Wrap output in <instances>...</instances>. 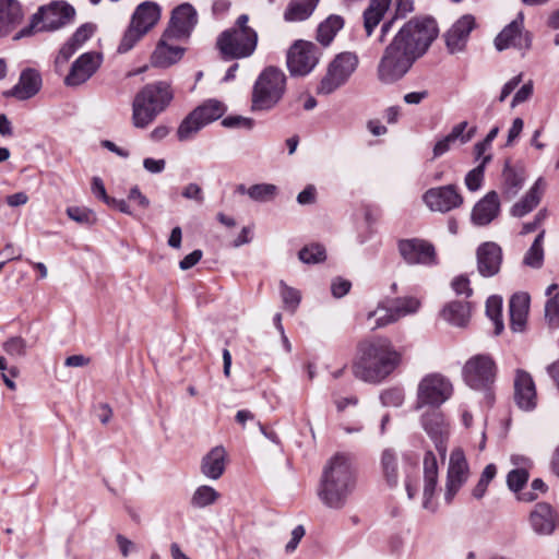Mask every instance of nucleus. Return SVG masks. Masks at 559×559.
Wrapping results in <instances>:
<instances>
[{
	"label": "nucleus",
	"mask_w": 559,
	"mask_h": 559,
	"mask_svg": "<svg viewBox=\"0 0 559 559\" xmlns=\"http://www.w3.org/2000/svg\"><path fill=\"white\" fill-rule=\"evenodd\" d=\"M438 36L433 19H412L405 22L385 46L377 66V79L384 85L401 81L421 58Z\"/></svg>",
	"instance_id": "1"
},
{
	"label": "nucleus",
	"mask_w": 559,
	"mask_h": 559,
	"mask_svg": "<svg viewBox=\"0 0 559 559\" xmlns=\"http://www.w3.org/2000/svg\"><path fill=\"white\" fill-rule=\"evenodd\" d=\"M401 361V353L389 338L376 337L359 344L353 373L361 381L376 384L389 377Z\"/></svg>",
	"instance_id": "2"
},
{
	"label": "nucleus",
	"mask_w": 559,
	"mask_h": 559,
	"mask_svg": "<svg viewBox=\"0 0 559 559\" xmlns=\"http://www.w3.org/2000/svg\"><path fill=\"white\" fill-rule=\"evenodd\" d=\"M356 487V474L350 459L335 454L323 469L318 489L322 503L334 510L343 509Z\"/></svg>",
	"instance_id": "3"
},
{
	"label": "nucleus",
	"mask_w": 559,
	"mask_h": 559,
	"mask_svg": "<svg viewBox=\"0 0 559 559\" xmlns=\"http://www.w3.org/2000/svg\"><path fill=\"white\" fill-rule=\"evenodd\" d=\"M249 15L240 14L230 28L222 32L216 39L223 60L245 59L251 57L258 46V33L249 26Z\"/></svg>",
	"instance_id": "4"
},
{
	"label": "nucleus",
	"mask_w": 559,
	"mask_h": 559,
	"mask_svg": "<svg viewBox=\"0 0 559 559\" xmlns=\"http://www.w3.org/2000/svg\"><path fill=\"white\" fill-rule=\"evenodd\" d=\"M170 84L157 81L146 84L134 97L132 122L135 128H146L173 100Z\"/></svg>",
	"instance_id": "5"
},
{
	"label": "nucleus",
	"mask_w": 559,
	"mask_h": 559,
	"mask_svg": "<svg viewBox=\"0 0 559 559\" xmlns=\"http://www.w3.org/2000/svg\"><path fill=\"white\" fill-rule=\"evenodd\" d=\"M286 91L285 73L274 67H266L257 78L251 94L252 111H270L282 100Z\"/></svg>",
	"instance_id": "6"
},
{
	"label": "nucleus",
	"mask_w": 559,
	"mask_h": 559,
	"mask_svg": "<svg viewBox=\"0 0 559 559\" xmlns=\"http://www.w3.org/2000/svg\"><path fill=\"white\" fill-rule=\"evenodd\" d=\"M74 16V9L64 1H53L43 5L31 17L29 24L14 35V39L32 36L39 32L56 31Z\"/></svg>",
	"instance_id": "7"
},
{
	"label": "nucleus",
	"mask_w": 559,
	"mask_h": 559,
	"mask_svg": "<svg viewBox=\"0 0 559 559\" xmlns=\"http://www.w3.org/2000/svg\"><path fill=\"white\" fill-rule=\"evenodd\" d=\"M160 8L156 2L140 3L132 14L130 25L126 29L118 46V52L126 53L147 34L159 21Z\"/></svg>",
	"instance_id": "8"
},
{
	"label": "nucleus",
	"mask_w": 559,
	"mask_h": 559,
	"mask_svg": "<svg viewBox=\"0 0 559 559\" xmlns=\"http://www.w3.org/2000/svg\"><path fill=\"white\" fill-rule=\"evenodd\" d=\"M463 378L466 384L477 391H485L491 401L490 389L496 380L497 366L491 356L478 354L471 357L463 367Z\"/></svg>",
	"instance_id": "9"
},
{
	"label": "nucleus",
	"mask_w": 559,
	"mask_h": 559,
	"mask_svg": "<svg viewBox=\"0 0 559 559\" xmlns=\"http://www.w3.org/2000/svg\"><path fill=\"white\" fill-rule=\"evenodd\" d=\"M226 111L225 105L217 99H207L193 109L179 124L177 136L187 141L206 124L219 119Z\"/></svg>",
	"instance_id": "10"
},
{
	"label": "nucleus",
	"mask_w": 559,
	"mask_h": 559,
	"mask_svg": "<svg viewBox=\"0 0 559 559\" xmlns=\"http://www.w3.org/2000/svg\"><path fill=\"white\" fill-rule=\"evenodd\" d=\"M453 393L451 381L441 373H429L418 383L416 408H439Z\"/></svg>",
	"instance_id": "11"
},
{
	"label": "nucleus",
	"mask_w": 559,
	"mask_h": 559,
	"mask_svg": "<svg viewBox=\"0 0 559 559\" xmlns=\"http://www.w3.org/2000/svg\"><path fill=\"white\" fill-rule=\"evenodd\" d=\"M420 308L419 299L415 297H400L389 300L388 304L381 302L376 310L368 313L367 320L374 319L372 329L385 326L400 319L416 313Z\"/></svg>",
	"instance_id": "12"
},
{
	"label": "nucleus",
	"mask_w": 559,
	"mask_h": 559,
	"mask_svg": "<svg viewBox=\"0 0 559 559\" xmlns=\"http://www.w3.org/2000/svg\"><path fill=\"white\" fill-rule=\"evenodd\" d=\"M358 66V58L353 52L338 53L328 68L318 93L329 95L344 85Z\"/></svg>",
	"instance_id": "13"
},
{
	"label": "nucleus",
	"mask_w": 559,
	"mask_h": 559,
	"mask_svg": "<svg viewBox=\"0 0 559 559\" xmlns=\"http://www.w3.org/2000/svg\"><path fill=\"white\" fill-rule=\"evenodd\" d=\"M320 57L318 47L306 40H296L287 52V67L292 75H306L317 66Z\"/></svg>",
	"instance_id": "14"
},
{
	"label": "nucleus",
	"mask_w": 559,
	"mask_h": 559,
	"mask_svg": "<svg viewBox=\"0 0 559 559\" xmlns=\"http://www.w3.org/2000/svg\"><path fill=\"white\" fill-rule=\"evenodd\" d=\"M103 55L97 51L82 53L71 64L69 73L64 78V84L76 87L87 82L100 68Z\"/></svg>",
	"instance_id": "15"
},
{
	"label": "nucleus",
	"mask_w": 559,
	"mask_h": 559,
	"mask_svg": "<svg viewBox=\"0 0 559 559\" xmlns=\"http://www.w3.org/2000/svg\"><path fill=\"white\" fill-rule=\"evenodd\" d=\"M397 249L403 260L409 264L430 265L436 262L435 247L419 238L401 239Z\"/></svg>",
	"instance_id": "16"
},
{
	"label": "nucleus",
	"mask_w": 559,
	"mask_h": 559,
	"mask_svg": "<svg viewBox=\"0 0 559 559\" xmlns=\"http://www.w3.org/2000/svg\"><path fill=\"white\" fill-rule=\"evenodd\" d=\"M523 13L508 24L495 38V46L499 51L514 47L520 50H527L532 45V37L528 32H523Z\"/></svg>",
	"instance_id": "17"
},
{
	"label": "nucleus",
	"mask_w": 559,
	"mask_h": 559,
	"mask_svg": "<svg viewBox=\"0 0 559 559\" xmlns=\"http://www.w3.org/2000/svg\"><path fill=\"white\" fill-rule=\"evenodd\" d=\"M469 474L468 464L462 449L452 451L449 461L444 499L451 503L456 492L467 480Z\"/></svg>",
	"instance_id": "18"
},
{
	"label": "nucleus",
	"mask_w": 559,
	"mask_h": 559,
	"mask_svg": "<svg viewBox=\"0 0 559 559\" xmlns=\"http://www.w3.org/2000/svg\"><path fill=\"white\" fill-rule=\"evenodd\" d=\"M423 200L431 211L440 213L450 212L463 203V197L453 185L431 188L424 193Z\"/></svg>",
	"instance_id": "19"
},
{
	"label": "nucleus",
	"mask_w": 559,
	"mask_h": 559,
	"mask_svg": "<svg viewBox=\"0 0 559 559\" xmlns=\"http://www.w3.org/2000/svg\"><path fill=\"white\" fill-rule=\"evenodd\" d=\"M475 27V19L471 14L461 16L444 34L447 49L450 53L465 50L471 32Z\"/></svg>",
	"instance_id": "20"
},
{
	"label": "nucleus",
	"mask_w": 559,
	"mask_h": 559,
	"mask_svg": "<svg viewBox=\"0 0 559 559\" xmlns=\"http://www.w3.org/2000/svg\"><path fill=\"white\" fill-rule=\"evenodd\" d=\"M421 424L425 431L435 442L436 449L441 456L445 455V441L449 435L448 424L438 408H432L423 415Z\"/></svg>",
	"instance_id": "21"
},
{
	"label": "nucleus",
	"mask_w": 559,
	"mask_h": 559,
	"mask_svg": "<svg viewBox=\"0 0 559 559\" xmlns=\"http://www.w3.org/2000/svg\"><path fill=\"white\" fill-rule=\"evenodd\" d=\"M41 75L33 68L24 69L17 83L10 90L3 92V96L13 97L17 100H27L34 97L41 88Z\"/></svg>",
	"instance_id": "22"
},
{
	"label": "nucleus",
	"mask_w": 559,
	"mask_h": 559,
	"mask_svg": "<svg viewBox=\"0 0 559 559\" xmlns=\"http://www.w3.org/2000/svg\"><path fill=\"white\" fill-rule=\"evenodd\" d=\"M197 23V12L190 3L178 5L171 14L166 37H186Z\"/></svg>",
	"instance_id": "23"
},
{
	"label": "nucleus",
	"mask_w": 559,
	"mask_h": 559,
	"mask_svg": "<svg viewBox=\"0 0 559 559\" xmlns=\"http://www.w3.org/2000/svg\"><path fill=\"white\" fill-rule=\"evenodd\" d=\"M477 270L484 277H491L500 271L502 250L495 242L481 243L476 252Z\"/></svg>",
	"instance_id": "24"
},
{
	"label": "nucleus",
	"mask_w": 559,
	"mask_h": 559,
	"mask_svg": "<svg viewBox=\"0 0 559 559\" xmlns=\"http://www.w3.org/2000/svg\"><path fill=\"white\" fill-rule=\"evenodd\" d=\"M514 400L516 405L525 411L536 406L535 383L530 373L518 370L514 379Z\"/></svg>",
	"instance_id": "25"
},
{
	"label": "nucleus",
	"mask_w": 559,
	"mask_h": 559,
	"mask_svg": "<svg viewBox=\"0 0 559 559\" xmlns=\"http://www.w3.org/2000/svg\"><path fill=\"white\" fill-rule=\"evenodd\" d=\"M500 213L499 197L496 191H489L473 207L472 222L476 226L490 224Z\"/></svg>",
	"instance_id": "26"
},
{
	"label": "nucleus",
	"mask_w": 559,
	"mask_h": 559,
	"mask_svg": "<svg viewBox=\"0 0 559 559\" xmlns=\"http://www.w3.org/2000/svg\"><path fill=\"white\" fill-rule=\"evenodd\" d=\"M558 516L548 503H537L530 514V523L538 535H550L556 530Z\"/></svg>",
	"instance_id": "27"
},
{
	"label": "nucleus",
	"mask_w": 559,
	"mask_h": 559,
	"mask_svg": "<svg viewBox=\"0 0 559 559\" xmlns=\"http://www.w3.org/2000/svg\"><path fill=\"white\" fill-rule=\"evenodd\" d=\"M179 38L166 37L165 31L152 55V63L156 67L167 68L179 61L182 58L183 48L171 43L174 39Z\"/></svg>",
	"instance_id": "28"
},
{
	"label": "nucleus",
	"mask_w": 559,
	"mask_h": 559,
	"mask_svg": "<svg viewBox=\"0 0 559 559\" xmlns=\"http://www.w3.org/2000/svg\"><path fill=\"white\" fill-rule=\"evenodd\" d=\"M524 181V169L520 166H512L511 163L507 160L502 171V195L508 200L513 199L522 189Z\"/></svg>",
	"instance_id": "29"
},
{
	"label": "nucleus",
	"mask_w": 559,
	"mask_h": 559,
	"mask_svg": "<svg viewBox=\"0 0 559 559\" xmlns=\"http://www.w3.org/2000/svg\"><path fill=\"white\" fill-rule=\"evenodd\" d=\"M466 127L467 122L462 121L455 124L448 135L439 140L433 147V157L437 158L445 154L451 148V145L457 140L462 143L471 141L476 133V127H472L466 133H464Z\"/></svg>",
	"instance_id": "30"
},
{
	"label": "nucleus",
	"mask_w": 559,
	"mask_h": 559,
	"mask_svg": "<svg viewBox=\"0 0 559 559\" xmlns=\"http://www.w3.org/2000/svg\"><path fill=\"white\" fill-rule=\"evenodd\" d=\"M530 308V296L526 293H518L512 296L509 304L510 324L514 332L523 331Z\"/></svg>",
	"instance_id": "31"
},
{
	"label": "nucleus",
	"mask_w": 559,
	"mask_h": 559,
	"mask_svg": "<svg viewBox=\"0 0 559 559\" xmlns=\"http://www.w3.org/2000/svg\"><path fill=\"white\" fill-rule=\"evenodd\" d=\"M392 0H370L368 7L365 9L364 28L367 37H371L374 29L383 21Z\"/></svg>",
	"instance_id": "32"
},
{
	"label": "nucleus",
	"mask_w": 559,
	"mask_h": 559,
	"mask_svg": "<svg viewBox=\"0 0 559 559\" xmlns=\"http://www.w3.org/2000/svg\"><path fill=\"white\" fill-rule=\"evenodd\" d=\"M23 17L16 0H0V36L8 35Z\"/></svg>",
	"instance_id": "33"
},
{
	"label": "nucleus",
	"mask_w": 559,
	"mask_h": 559,
	"mask_svg": "<svg viewBox=\"0 0 559 559\" xmlns=\"http://www.w3.org/2000/svg\"><path fill=\"white\" fill-rule=\"evenodd\" d=\"M544 188V180L538 178L525 197L512 206L511 215L514 217H523L532 212L539 204Z\"/></svg>",
	"instance_id": "34"
},
{
	"label": "nucleus",
	"mask_w": 559,
	"mask_h": 559,
	"mask_svg": "<svg viewBox=\"0 0 559 559\" xmlns=\"http://www.w3.org/2000/svg\"><path fill=\"white\" fill-rule=\"evenodd\" d=\"M438 481V463L437 457L431 451H427L424 456V508L428 504L433 497Z\"/></svg>",
	"instance_id": "35"
},
{
	"label": "nucleus",
	"mask_w": 559,
	"mask_h": 559,
	"mask_svg": "<svg viewBox=\"0 0 559 559\" xmlns=\"http://www.w3.org/2000/svg\"><path fill=\"white\" fill-rule=\"evenodd\" d=\"M226 451L223 447L213 448L202 460L201 472L211 479H218L225 471Z\"/></svg>",
	"instance_id": "36"
},
{
	"label": "nucleus",
	"mask_w": 559,
	"mask_h": 559,
	"mask_svg": "<svg viewBox=\"0 0 559 559\" xmlns=\"http://www.w3.org/2000/svg\"><path fill=\"white\" fill-rule=\"evenodd\" d=\"M380 467L382 477L391 488L396 487L400 480L401 472L399 467V456L392 449H385L381 453Z\"/></svg>",
	"instance_id": "37"
},
{
	"label": "nucleus",
	"mask_w": 559,
	"mask_h": 559,
	"mask_svg": "<svg viewBox=\"0 0 559 559\" xmlns=\"http://www.w3.org/2000/svg\"><path fill=\"white\" fill-rule=\"evenodd\" d=\"M442 318L452 325L463 328L471 317V305L466 301H451L441 311Z\"/></svg>",
	"instance_id": "38"
},
{
	"label": "nucleus",
	"mask_w": 559,
	"mask_h": 559,
	"mask_svg": "<svg viewBox=\"0 0 559 559\" xmlns=\"http://www.w3.org/2000/svg\"><path fill=\"white\" fill-rule=\"evenodd\" d=\"M319 0H292L284 13L287 22H300L307 20L314 11Z\"/></svg>",
	"instance_id": "39"
},
{
	"label": "nucleus",
	"mask_w": 559,
	"mask_h": 559,
	"mask_svg": "<svg viewBox=\"0 0 559 559\" xmlns=\"http://www.w3.org/2000/svg\"><path fill=\"white\" fill-rule=\"evenodd\" d=\"M344 26V20L340 15H330L318 27L317 39L328 46L335 37L336 33Z\"/></svg>",
	"instance_id": "40"
},
{
	"label": "nucleus",
	"mask_w": 559,
	"mask_h": 559,
	"mask_svg": "<svg viewBox=\"0 0 559 559\" xmlns=\"http://www.w3.org/2000/svg\"><path fill=\"white\" fill-rule=\"evenodd\" d=\"M545 237V230H542L535 238L534 242L525 253L523 263L527 266L539 269L544 261V248L543 241Z\"/></svg>",
	"instance_id": "41"
},
{
	"label": "nucleus",
	"mask_w": 559,
	"mask_h": 559,
	"mask_svg": "<svg viewBox=\"0 0 559 559\" xmlns=\"http://www.w3.org/2000/svg\"><path fill=\"white\" fill-rule=\"evenodd\" d=\"M502 298L499 296H490L486 302V314L495 323V333L500 334L503 330L501 319Z\"/></svg>",
	"instance_id": "42"
},
{
	"label": "nucleus",
	"mask_w": 559,
	"mask_h": 559,
	"mask_svg": "<svg viewBox=\"0 0 559 559\" xmlns=\"http://www.w3.org/2000/svg\"><path fill=\"white\" fill-rule=\"evenodd\" d=\"M491 154H487L483 157V160L478 166L467 173L465 177V185L469 191H477L481 187L485 167L491 160Z\"/></svg>",
	"instance_id": "43"
},
{
	"label": "nucleus",
	"mask_w": 559,
	"mask_h": 559,
	"mask_svg": "<svg viewBox=\"0 0 559 559\" xmlns=\"http://www.w3.org/2000/svg\"><path fill=\"white\" fill-rule=\"evenodd\" d=\"M219 497V493L211 486H200L191 498V504L195 508H205L213 504Z\"/></svg>",
	"instance_id": "44"
},
{
	"label": "nucleus",
	"mask_w": 559,
	"mask_h": 559,
	"mask_svg": "<svg viewBox=\"0 0 559 559\" xmlns=\"http://www.w3.org/2000/svg\"><path fill=\"white\" fill-rule=\"evenodd\" d=\"M277 194V187L272 183H258L248 188V195L255 202L272 201Z\"/></svg>",
	"instance_id": "45"
},
{
	"label": "nucleus",
	"mask_w": 559,
	"mask_h": 559,
	"mask_svg": "<svg viewBox=\"0 0 559 559\" xmlns=\"http://www.w3.org/2000/svg\"><path fill=\"white\" fill-rule=\"evenodd\" d=\"M66 212L70 219L82 225L92 226L97 221L95 213L87 207L69 206Z\"/></svg>",
	"instance_id": "46"
},
{
	"label": "nucleus",
	"mask_w": 559,
	"mask_h": 559,
	"mask_svg": "<svg viewBox=\"0 0 559 559\" xmlns=\"http://www.w3.org/2000/svg\"><path fill=\"white\" fill-rule=\"evenodd\" d=\"M299 259L307 264L319 263L325 260V249L318 243L305 246L299 251Z\"/></svg>",
	"instance_id": "47"
},
{
	"label": "nucleus",
	"mask_w": 559,
	"mask_h": 559,
	"mask_svg": "<svg viewBox=\"0 0 559 559\" xmlns=\"http://www.w3.org/2000/svg\"><path fill=\"white\" fill-rule=\"evenodd\" d=\"M496 473H497V468H496V466L493 464H488L484 468L477 485L473 489V496L476 499H480V498L484 497V495H485V492L487 490V487H488L489 483L496 476Z\"/></svg>",
	"instance_id": "48"
},
{
	"label": "nucleus",
	"mask_w": 559,
	"mask_h": 559,
	"mask_svg": "<svg viewBox=\"0 0 559 559\" xmlns=\"http://www.w3.org/2000/svg\"><path fill=\"white\" fill-rule=\"evenodd\" d=\"M528 480V473L523 468L512 469L507 477V483L512 491H520Z\"/></svg>",
	"instance_id": "49"
},
{
	"label": "nucleus",
	"mask_w": 559,
	"mask_h": 559,
	"mask_svg": "<svg viewBox=\"0 0 559 559\" xmlns=\"http://www.w3.org/2000/svg\"><path fill=\"white\" fill-rule=\"evenodd\" d=\"M380 400L384 406L399 407L404 402V392L402 389L391 388L381 393Z\"/></svg>",
	"instance_id": "50"
},
{
	"label": "nucleus",
	"mask_w": 559,
	"mask_h": 559,
	"mask_svg": "<svg viewBox=\"0 0 559 559\" xmlns=\"http://www.w3.org/2000/svg\"><path fill=\"white\" fill-rule=\"evenodd\" d=\"M281 296L286 308L293 311L298 307L300 302V293L287 286L284 282H281Z\"/></svg>",
	"instance_id": "51"
},
{
	"label": "nucleus",
	"mask_w": 559,
	"mask_h": 559,
	"mask_svg": "<svg viewBox=\"0 0 559 559\" xmlns=\"http://www.w3.org/2000/svg\"><path fill=\"white\" fill-rule=\"evenodd\" d=\"M3 349L10 356L23 357L26 354V342L20 336H13L3 344Z\"/></svg>",
	"instance_id": "52"
},
{
	"label": "nucleus",
	"mask_w": 559,
	"mask_h": 559,
	"mask_svg": "<svg viewBox=\"0 0 559 559\" xmlns=\"http://www.w3.org/2000/svg\"><path fill=\"white\" fill-rule=\"evenodd\" d=\"M545 317L550 325L559 326V293L546 302Z\"/></svg>",
	"instance_id": "53"
},
{
	"label": "nucleus",
	"mask_w": 559,
	"mask_h": 559,
	"mask_svg": "<svg viewBox=\"0 0 559 559\" xmlns=\"http://www.w3.org/2000/svg\"><path fill=\"white\" fill-rule=\"evenodd\" d=\"M93 31H94V28L92 25L84 24L76 29V32L71 36V38L69 40L79 50L80 48H82V46L85 44V41L92 36Z\"/></svg>",
	"instance_id": "54"
},
{
	"label": "nucleus",
	"mask_w": 559,
	"mask_h": 559,
	"mask_svg": "<svg viewBox=\"0 0 559 559\" xmlns=\"http://www.w3.org/2000/svg\"><path fill=\"white\" fill-rule=\"evenodd\" d=\"M76 51V47L70 40L63 44L55 59L56 69L63 67Z\"/></svg>",
	"instance_id": "55"
},
{
	"label": "nucleus",
	"mask_w": 559,
	"mask_h": 559,
	"mask_svg": "<svg viewBox=\"0 0 559 559\" xmlns=\"http://www.w3.org/2000/svg\"><path fill=\"white\" fill-rule=\"evenodd\" d=\"M222 124L226 128H245L250 130L254 126V120L242 116H229L223 119Z\"/></svg>",
	"instance_id": "56"
},
{
	"label": "nucleus",
	"mask_w": 559,
	"mask_h": 559,
	"mask_svg": "<svg viewBox=\"0 0 559 559\" xmlns=\"http://www.w3.org/2000/svg\"><path fill=\"white\" fill-rule=\"evenodd\" d=\"M451 285L457 295H465L466 297H469L473 293V290L469 286V280L464 275H460V276L455 277L452 281Z\"/></svg>",
	"instance_id": "57"
},
{
	"label": "nucleus",
	"mask_w": 559,
	"mask_h": 559,
	"mask_svg": "<svg viewBox=\"0 0 559 559\" xmlns=\"http://www.w3.org/2000/svg\"><path fill=\"white\" fill-rule=\"evenodd\" d=\"M316 187L309 185L301 192H299L297 195V202L301 205L312 204L316 201Z\"/></svg>",
	"instance_id": "58"
},
{
	"label": "nucleus",
	"mask_w": 559,
	"mask_h": 559,
	"mask_svg": "<svg viewBox=\"0 0 559 559\" xmlns=\"http://www.w3.org/2000/svg\"><path fill=\"white\" fill-rule=\"evenodd\" d=\"M202 255L203 253L199 249L192 251L179 262V267L183 271L193 267L201 260Z\"/></svg>",
	"instance_id": "59"
},
{
	"label": "nucleus",
	"mask_w": 559,
	"mask_h": 559,
	"mask_svg": "<svg viewBox=\"0 0 559 559\" xmlns=\"http://www.w3.org/2000/svg\"><path fill=\"white\" fill-rule=\"evenodd\" d=\"M350 286V282L338 278L332 283L331 290L334 297L341 298L349 292Z\"/></svg>",
	"instance_id": "60"
},
{
	"label": "nucleus",
	"mask_w": 559,
	"mask_h": 559,
	"mask_svg": "<svg viewBox=\"0 0 559 559\" xmlns=\"http://www.w3.org/2000/svg\"><path fill=\"white\" fill-rule=\"evenodd\" d=\"M166 166L165 159L145 158L143 160V167L151 174H160Z\"/></svg>",
	"instance_id": "61"
},
{
	"label": "nucleus",
	"mask_w": 559,
	"mask_h": 559,
	"mask_svg": "<svg viewBox=\"0 0 559 559\" xmlns=\"http://www.w3.org/2000/svg\"><path fill=\"white\" fill-rule=\"evenodd\" d=\"M524 127V121L522 118H515L512 122L511 128L508 132L507 145H511L515 139L519 138Z\"/></svg>",
	"instance_id": "62"
},
{
	"label": "nucleus",
	"mask_w": 559,
	"mask_h": 559,
	"mask_svg": "<svg viewBox=\"0 0 559 559\" xmlns=\"http://www.w3.org/2000/svg\"><path fill=\"white\" fill-rule=\"evenodd\" d=\"M128 199L130 201L135 202L142 209H146L150 205L148 199L144 194H142L138 187H133L130 189Z\"/></svg>",
	"instance_id": "63"
},
{
	"label": "nucleus",
	"mask_w": 559,
	"mask_h": 559,
	"mask_svg": "<svg viewBox=\"0 0 559 559\" xmlns=\"http://www.w3.org/2000/svg\"><path fill=\"white\" fill-rule=\"evenodd\" d=\"M533 93V87L531 84H524L513 96L511 106L515 107L516 105L527 100Z\"/></svg>",
	"instance_id": "64"
}]
</instances>
